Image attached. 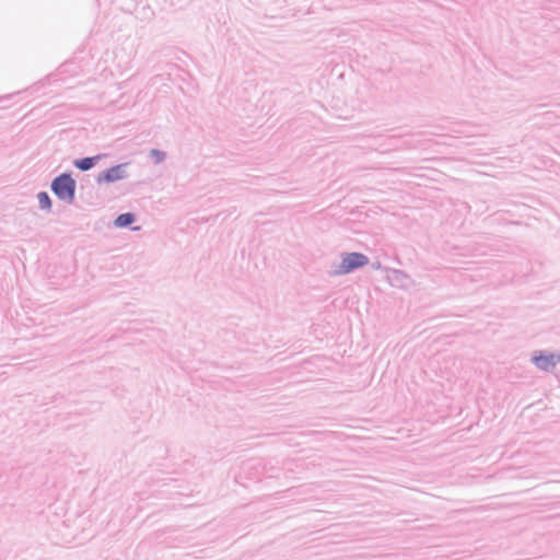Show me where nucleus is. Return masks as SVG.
<instances>
[{"instance_id": "nucleus-1", "label": "nucleus", "mask_w": 560, "mask_h": 560, "mask_svg": "<svg viewBox=\"0 0 560 560\" xmlns=\"http://www.w3.org/2000/svg\"><path fill=\"white\" fill-rule=\"evenodd\" d=\"M51 188L60 199L72 201L75 183L69 175L63 174L52 182Z\"/></svg>"}, {"instance_id": "nucleus-2", "label": "nucleus", "mask_w": 560, "mask_h": 560, "mask_svg": "<svg viewBox=\"0 0 560 560\" xmlns=\"http://www.w3.org/2000/svg\"><path fill=\"white\" fill-rule=\"evenodd\" d=\"M369 262V258L360 253H350L342 257V260L337 269L338 275H346L352 270L363 267Z\"/></svg>"}, {"instance_id": "nucleus-3", "label": "nucleus", "mask_w": 560, "mask_h": 560, "mask_svg": "<svg viewBox=\"0 0 560 560\" xmlns=\"http://www.w3.org/2000/svg\"><path fill=\"white\" fill-rule=\"evenodd\" d=\"M534 363L544 371L552 370L560 361V355L555 354H540L533 358Z\"/></svg>"}, {"instance_id": "nucleus-4", "label": "nucleus", "mask_w": 560, "mask_h": 560, "mask_svg": "<svg viewBox=\"0 0 560 560\" xmlns=\"http://www.w3.org/2000/svg\"><path fill=\"white\" fill-rule=\"evenodd\" d=\"M124 177V170L121 165L114 166L109 170H107L103 174V179L105 182H115L118 179H121Z\"/></svg>"}, {"instance_id": "nucleus-5", "label": "nucleus", "mask_w": 560, "mask_h": 560, "mask_svg": "<svg viewBox=\"0 0 560 560\" xmlns=\"http://www.w3.org/2000/svg\"><path fill=\"white\" fill-rule=\"evenodd\" d=\"M135 221V217L131 213H124L118 215V218L115 220V224L118 228H125L129 224H131Z\"/></svg>"}, {"instance_id": "nucleus-6", "label": "nucleus", "mask_w": 560, "mask_h": 560, "mask_svg": "<svg viewBox=\"0 0 560 560\" xmlns=\"http://www.w3.org/2000/svg\"><path fill=\"white\" fill-rule=\"evenodd\" d=\"M95 158H84L77 160L74 165L81 171H88L93 167Z\"/></svg>"}, {"instance_id": "nucleus-7", "label": "nucleus", "mask_w": 560, "mask_h": 560, "mask_svg": "<svg viewBox=\"0 0 560 560\" xmlns=\"http://www.w3.org/2000/svg\"><path fill=\"white\" fill-rule=\"evenodd\" d=\"M38 203L43 209H49L51 203L49 196L46 192H39L37 196Z\"/></svg>"}, {"instance_id": "nucleus-8", "label": "nucleus", "mask_w": 560, "mask_h": 560, "mask_svg": "<svg viewBox=\"0 0 560 560\" xmlns=\"http://www.w3.org/2000/svg\"><path fill=\"white\" fill-rule=\"evenodd\" d=\"M151 154L156 158V161H161L163 159V155H164L163 153H161L158 150H152Z\"/></svg>"}]
</instances>
